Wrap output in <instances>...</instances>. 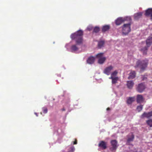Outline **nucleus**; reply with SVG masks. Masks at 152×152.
I'll use <instances>...</instances> for the list:
<instances>
[{
    "label": "nucleus",
    "instance_id": "nucleus-1",
    "mask_svg": "<svg viewBox=\"0 0 152 152\" xmlns=\"http://www.w3.org/2000/svg\"><path fill=\"white\" fill-rule=\"evenodd\" d=\"M83 32L81 30H79L76 32L72 34L70 36L72 39H75L77 44L79 45L82 43L83 41Z\"/></svg>",
    "mask_w": 152,
    "mask_h": 152
},
{
    "label": "nucleus",
    "instance_id": "nucleus-2",
    "mask_svg": "<svg viewBox=\"0 0 152 152\" xmlns=\"http://www.w3.org/2000/svg\"><path fill=\"white\" fill-rule=\"evenodd\" d=\"M148 61V60L147 59L142 61L138 60L136 63V65L134 67L136 68L139 67L140 68L141 71H143L147 67Z\"/></svg>",
    "mask_w": 152,
    "mask_h": 152
},
{
    "label": "nucleus",
    "instance_id": "nucleus-3",
    "mask_svg": "<svg viewBox=\"0 0 152 152\" xmlns=\"http://www.w3.org/2000/svg\"><path fill=\"white\" fill-rule=\"evenodd\" d=\"M128 23L127 24H124L122 27L123 33L126 35L128 34L131 31V25L132 20L130 21L128 20Z\"/></svg>",
    "mask_w": 152,
    "mask_h": 152
},
{
    "label": "nucleus",
    "instance_id": "nucleus-4",
    "mask_svg": "<svg viewBox=\"0 0 152 152\" xmlns=\"http://www.w3.org/2000/svg\"><path fill=\"white\" fill-rule=\"evenodd\" d=\"M131 20L130 17H128L125 18H119L117 19L115 21V23L117 25H119L122 23L126 21Z\"/></svg>",
    "mask_w": 152,
    "mask_h": 152
},
{
    "label": "nucleus",
    "instance_id": "nucleus-5",
    "mask_svg": "<svg viewBox=\"0 0 152 152\" xmlns=\"http://www.w3.org/2000/svg\"><path fill=\"white\" fill-rule=\"evenodd\" d=\"M103 53H100L96 55V57L99 58L98 61V63L99 64H103L106 60V58L105 57H102Z\"/></svg>",
    "mask_w": 152,
    "mask_h": 152
},
{
    "label": "nucleus",
    "instance_id": "nucleus-6",
    "mask_svg": "<svg viewBox=\"0 0 152 152\" xmlns=\"http://www.w3.org/2000/svg\"><path fill=\"white\" fill-rule=\"evenodd\" d=\"M127 139L126 144L127 145H131L130 142L133 141L134 136L132 133H131L127 136Z\"/></svg>",
    "mask_w": 152,
    "mask_h": 152
},
{
    "label": "nucleus",
    "instance_id": "nucleus-7",
    "mask_svg": "<svg viewBox=\"0 0 152 152\" xmlns=\"http://www.w3.org/2000/svg\"><path fill=\"white\" fill-rule=\"evenodd\" d=\"M145 86L144 83H140L138 84L136 89L139 93L142 92L145 88Z\"/></svg>",
    "mask_w": 152,
    "mask_h": 152
},
{
    "label": "nucleus",
    "instance_id": "nucleus-8",
    "mask_svg": "<svg viewBox=\"0 0 152 152\" xmlns=\"http://www.w3.org/2000/svg\"><path fill=\"white\" fill-rule=\"evenodd\" d=\"M110 143L112 147L110 149L111 151L115 150L118 147V142L116 140H111L110 141Z\"/></svg>",
    "mask_w": 152,
    "mask_h": 152
},
{
    "label": "nucleus",
    "instance_id": "nucleus-9",
    "mask_svg": "<svg viewBox=\"0 0 152 152\" xmlns=\"http://www.w3.org/2000/svg\"><path fill=\"white\" fill-rule=\"evenodd\" d=\"M113 67L111 65L107 67L104 69L103 71V73L107 75H108L111 74V71L113 69Z\"/></svg>",
    "mask_w": 152,
    "mask_h": 152
},
{
    "label": "nucleus",
    "instance_id": "nucleus-10",
    "mask_svg": "<svg viewBox=\"0 0 152 152\" xmlns=\"http://www.w3.org/2000/svg\"><path fill=\"white\" fill-rule=\"evenodd\" d=\"M152 117V111L148 113L144 112L140 116V118H149Z\"/></svg>",
    "mask_w": 152,
    "mask_h": 152
},
{
    "label": "nucleus",
    "instance_id": "nucleus-11",
    "mask_svg": "<svg viewBox=\"0 0 152 152\" xmlns=\"http://www.w3.org/2000/svg\"><path fill=\"white\" fill-rule=\"evenodd\" d=\"M144 99L142 95L138 94L137 96V102L138 103H141L144 102Z\"/></svg>",
    "mask_w": 152,
    "mask_h": 152
},
{
    "label": "nucleus",
    "instance_id": "nucleus-12",
    "mask_svg": "<svg viewBox=\"0 0 152 152\" xmlns=\"http://www.w3.org/2000/svg\"><path fill=\"white\" fill-rule=\"evenodd\" d=\"M98 146L103 149H105L107 147L106 143L103 141H101L99 142Z\"/></svg>",
    "mask_w": 152,
    "mask_h": 152
},
{
    "label": "nucleus",
    "instance_id": "nucleus-13",
    "mask_svg": "<svg viewBox=\"0 0 152 152\" xmlns=\"http://www.w3.org/2000/svg\"><path fill=\"white\" fill-rule=\"evenodd\" d=\"M145 15L146 16H150L151 19H152V9L149 8L147 10L145 11Z\"/></svg>",
    "mask_w": 152,
    "mask_h": 152
},
{
    "label": "nucleus",
    "instance_id": "nucleus-14",
    "mask_svg": "<svg viewBox=\"0 0 152 152\" xmlns=\"http://www.w3.org/2000/svg\"><path fill=\"white\" fill-rule=\"evenodd\" d=\"M136 72L134 71H131L129 74V76L128 77L129 79H132L134 78L136 76Z\"/></svg>",
    "mask_w": 152,
    "mask_h": 152
},
{
    "label": "nucleus",
    "instance_id": "nucleus-15",
    "mask_svg": "<svg viewBox=\"0 0 152 152\" xmlns=\"http://www.w3.org/2000/svg\"><path fill=\"white\" fill-rule=\"evenodd\" d=\"M134 84V83L133 81H128L127 82V86L128 88L129 89L132 88Z\"/></svg>",
    "mask_w": 152,
    "mask_h": 152
},
{
    "label": "nucleus",
    "instance_id": "nucleus-16",
    "mask_svg": "<svg viewBox=\"0 0 152 152\" xmlns=\"http://www.w3.org/2000/svg\"><path fill=\"white\" fill-rule=\"evenodd\" d=\"M95 61V58L93 56H90L88 58L87 60V63L89 64H93Z\"/></svg>",
    "mask_w": 152,
    "mask_h": 152
},
{
    "label": "nucleus",
    "instance_id": "nucleus-17",
    "mask_svg": "<svg viewBox=\"0 0 152 152\" xmlns=\"http://www.w3.org/2000/svg\"><path fill=\"white\" fill-rule=\"evenodd\" d=\"M142 15V13L141 12H139L134 14V19L135 20H137L141 17Z\"/></svg>",
    "mask_w": 152,
    "mask_h": 152
},
{
    "label": "nucleus",
    "instance_id": "nucleus-18",
    "mask_svg": "<svg viewBox=\"0 0 152 152\" xmlns=\"http://www.w3.org/2000/svg\"><path fill=\"white\" fill-rule=\"evenodd\" d=\"M146 44L149 47L152 44V37L150 36L146 40Z\"/></svg>",
    "mask_w": 152,
    "mask_h": 152
},
{
    "label": "nucleus",
    "instance_id": "nucleus-19",
    "mask_svg": "<svg viewBox=\"0 0 152 152\" xmlns=\"http://www.w3.org/2000/svg\"><path fill=\"white\" fill-rule=\"evenodd\" d=\"M109 79L112 80V83L113 84H115L117 83V81L119 79V78L118 77H109Z\"/></svg>",
    "mask_w": 152,
    "mask_h": 152
},
{
    "label": "nucleus",
    "instance_id": "nucleus-20",
    "mask_svg": "<svg viewBox=\"0 0 152 152\" xmlns=\"http://www.w3.org/2000/svg\"><path fill=\"white\" fill-rule=\"evenodd\" d=\"M110 28V26L109 25H106L103 26L102 28V31L103 32L107 31Z\"/></svg>",
    "mask_w": 152,
    "mask_h": 152
},
{
    "label": "nucleus",
    "instance_id": "nucleus-21",
    "mask_svg": "<svg viewBox=\"0 0 152 152\" xmlns=\"http://www.w3.org/2000/svg\"><path fill=\"white\" fill-rule=\"evenodd\" d=\"M134 101V97H130L127 100V103L128 104H131Z\"/></svg>",
    "mask_w": 152,
    "mask_h": 152
},
{
    "label": "nucleus",
    "instance_id": "nucleus-22",
    "mask_svg": "<svg viewBox=\"0 0 152 152\" xmlns=\"http://www.w3.org/2000/svg\"><path fill=\"white\" fill-rule=\"evenodd\" d=\"M71 50L72 52H75L78 50V48L77 46L76 45H73L71 47Z\"/></svg>",
    "mask_w": 152,
    "mask_h": 152
},
{
    "label": "nucleus",
    "instance_id": "nucleus-23",
    "mask_svg": "<svg viewBox=\"0 0 152 152\" xmlns=\"http://www.w3.org/2000/svg\"><path fill=\"white\" fill-rule=\"evenodd\" d=\"M104 44V41H99L98 43V47L99 48H100L103 47Z\"/></svg>",
    "mask_w": 152,
    "mask_h": 152
},
{
    "label": "nucleus",
    "instance_id": "nucleus-24",
    "mask_svg": "<svg viewBox=\"0 0 152 152\" xmlns=\"http://www.w3.org/2000/svg\"><path fill=\"white\" fill-rule=\"evenodd\" d=\"M148 48L146 47H145L141 49V51L142 52L143 55H146L147 54Z\"/></svg>",
    "mask_w": 152,
    "mask_h": 152
},
{
    "label": "nucleus",
    "instance_id": "nucleus-25",
    "mask_svg": "<svg viewBox=\"0 0 152 152\" xmlns=\"http://www.w3.org/2000/svg\"><path fill=\"white\" fill-rule=\"evenodd\" d=\"M146 123L150 127H152V119H150L146 121Z\"/></svg>",
    "mask_w": 152,
    "mask_h": 152
},
{
    "label": "nucleus",
    "instance_id": "nucleus-26",
    "mask_svg": "<svg viewBox=\"0 0 152 152\" xmlns=\"http://www.w3.org/2000/svg\"><path fill=\"white\" fill-rule=\"evenodd\" d=\"M117 74L118 72L116 70H115L111 73L110 77H115L117 75Z\"/></svg>",
    "mask_w": 152,
    "mask_h": 152
},
{
    "label": "nucleus",
    "instance_id": "nucleus-27",
    "mask_svg": "<svg viewBox=\"0 0 152 152\" xmlns=\"http://www.w3.org/2000/svg\"><path fill=\"white\" fill-rule=\"evenodd\" d=\"M143 106V105H140L139 106H138L137 107V109L138 112H140L142 110Z\"/></svg>",
    "mask_w": 152,
    "mask_h": 152
},
{
    "label": "nucleus",
    "instance_id": "nucleus-28",
    "mask_svg": "<svg viewBox=\"0 0 152 152\" xmlns=\"http://www.w3.org/2000/svg\"><path fill=\"white\" fill-rule=\"evenodd\" d=\"M99 28L97 26H96L94 28V29L93 32L95 33H97L99 32Z\"/></svg>",
    "mask_w": 152,
    "mask_h": 152
},
{
    "label": "nucleus",
    "instance_id": "nucleus-29",
    "mask_svg": "<svg viewBox=\"0 0 152 152\" xmlns=\"http://www.w3.org/2000/svg\"><path fill=\"white\" fill-rule=\"evenodd\" d=\"M43 113H46L48 112V109L46 107H44L42 108Z\"/></svg>",
    "mask_w": 152,
    "mask_h": 152
},
{
    "label": "nucleus",
    "instance_id": "nucleus-30",
    "mask_svg": "<svg viewBox=\"0 0 152 152\" xmlns=\"http://www.w3.org/2000/svg\"><path fill=\"white\" fill-rule=\"evenodd\" d=\"M75 148L74 147H73V146L71 147L70 148V151L71 152H73V151L75 150Z\"/></svg>",
    "mask_w": 152,
    "mask_h": 152
},
{
    "label": "nucleus",
    "instance_id": "nucleus-31",
    "mask_svg": "<svg viewBox=\"0 0 152 152\" xmlns=\"http://www.w3.org/2000/svg\"><path fill=\"white\" fill-rule=\"evenodd\" d=\"M77 143V141L76 139H75V141L73 142L74 144H76Z\"/></svg>",
    "mask_w": 152,
    "mask_h": 152
},
{
    "label": "nucleus",
    "instance_id": "nucleus-32",
    "mask_svg": "<svg viewBox=\"0 0 152 152\" xmlns=\"http://www.w3.org/2000/svg\"><path fill=\"white\" fill-rule=\"evenodd\" d=\"M110 110V109L109 108V107L107 108V110Z\"/></svg>",
    "mask_w": 152,
    "mask_h": 152
},
{
    "label": "nucleus",
    "instance_id": "nucleus-33",
    "mask_svg": "<svg viewBox=\"0 0 152 152\" xmlns=\"http://www.w3.org/2000/svg\"><path fill=\"white\" fill-rule=\"evenodd\" d=\"M62 110L63 111H65V110L64 108H63V109H62Z\"/></svg>",
    "mask_w": 152,
    "mask_h": 152
},
{
    "label": "nucleus",
    "instance_id": "nucleus-34",
    "mask_svg": "<svg viewBox=\"0 0 152 152\" xmlns=\"http://www.w3.org/2000/svg\"><path fill=\"white\" fill-rule=\"evenodd\" d=\"M35 114H36V115L37 116H38V115H37V113H35Z\"/></svg>",
    "mask_w": 152,
    "mask_h": 152
}]
</instances>
